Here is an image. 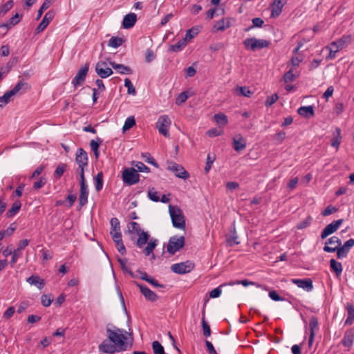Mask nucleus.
<instances>
[{
  "label": "nucleus",
  "mask_w": 354,
  "mask_h": 354,
  "mask_svg": "<svg viewBox=\"0 0 354 354\" xmlns=\"http://www.w3.org/2000/svg\"><path fill=\"white\" fill-rule=\"evenodd\" d=\"M214 161V157L211 156L210 154H208L207 157L206 165L205 167V173H208L209 171V170L212 167V165L213 164Z\"/></svg>",
  "instance_id": "nucleus-63"
},
{
  "label": "nucleus",
  "mask_w": 354,
  "mask_h": 354,
  "mask_svg": "<svg viewBox=\"0 0 354 354\" xmlns=\"http://www.w3.org/2000/svg\"><path fill=\"white\" fill-rule=\"evenodd\" d=\"M283 7L282 0H274L270 5L271 16L273 17H278L281 13Z\"/></svg>",
  "instance_id": "nucleus-26"
},
{
  "label": "nucleus",
  "mask_w": 354,
  "mask_h": 354,
  "mask_svg": "<svg viewBox=\"0 0 354 354\" xmlns=\"http://www.w3.org/2000/svg\"><path fill=\"white\" fill-rule=\"evenodd\" d=\"M138 238L136 241V245L139 248H142L145 244L147 246L143 249V253L146 256H149L158 244V241L154 238H150V235L147 232L142 231L137 234Z\"/></svg>",
  "instance_id": "nucleus-2"
},
{
  "label": "nucleus",
  "mask_w": 354,
  "mask_h": 354,
  "mask_svg": "<svg viewBox=\"0 0 354 354\" xmlns=\"http://www.w3.org/2000/svg\"><path fill=\"white\" fill-rule=\"evenodd\" d=\"M21 207V203L19 201H15L12 207L7 211L6 212V216L8 218H12L14 216H15L19 211L20 210Z\"/></svg>",
  "instance_id": "nucleus-34"
},
{
  "label": "nucleus",
  "mask_w": 354,
  "mask_h": 354,
  "mask_svg": "<svg viewBox=\"0 0 354 354\" xmlns=\"http://www.w3.org/2000/svg\"><path fill=\"white\" fill-rule=\"evenodd\" d=\"M342 244V241L340 240V239H339L337 236H332L330 237V239H328L326 242V245H334V246H340Z\"/></svg>",
  "instance_id": "nucleus-54"
},
{
  "label": "nucleus",
  "mask_w": 354,
  "mask_h": 354,
  "mask_svg": "<svg viewBox=\"0 0 354 354\" xmlns=\"http://www.w3.org/2000/svg\"><path fill=\"white\" fill-rule=\"evenodd\" d=\"M75 161L78 165V167H88V155L87 153L82 148H79L76 152Z\"/></svg>",
  "instance_id": "nucleus-18"
},
{
  "label": "nucleus",
  "mask_w": 354,
  "mask_h": 354,
  "mask_svg": "<svg viewBox=\"0 0 354 354\" xmlns=\"http://www.w3.org/2000/svg\"><path fill=\"white\" fill-rule=\"evenodd\" d=\"M167 169L174 173L177 178L187 180L189 177V174L185 169V168L182 165L176 162H169Z\"/></svg>",
  "instance_id": "nucleus-10"
},
{
  "label": "nucleus",
  "mask_w": 354,
  "mask_h": 354,
  "mask_svg": "<svg viewBox=\"0 0 354 354\" xmlns=\"http://www.w3.org/2000/svg\"><path fill=\"white\" fill-rule=\"evenodd\" d=\"M226 286V284L223 283V284L219 286L218 287L215 288L214 289H213L209 292V297L211 298H217V297H218L221 295V293H222L221 288L223 287V286Z\"/></svg>",
  "instance_id": "nucleus-55"
},
{
  "label": "nucleus",
  "mask_w": 354,
  "mask_h": 354,
  "mask_svg": "<svg viewBox=\"0 0 354 354\" xmlns=\"http://www.w3.org/2000/svg\"><path fill=\"white\" fill-rule=\"evenodd\" d=\"M330 266L331 270L335 272L337 277L340 276L342 272V265L340 262L337 261L334 259H330Z\"/></svg>",
  "instance_id": "nucleus-35"
},
{
  "label": "nucleus",
  "mask_w": 354,
  "mask_h": 354,
  "mask_svg": "<svg viewBox=\"0 0 354 354\" xmlns=\"http://www.w3.org/2000/svg\"><path fill=\"white\" fill-rule=\"evenodd\" d=\"M99 351L102 353L113 354L121 350L108 339L103 340L99 345Z\"/></svg>",
  "instance_id": "nucleus-13"
},
{
  "label": "nucleus",
  "mask_w": 354,
  "mask_h": 354,
  "mask_svg": "<svg viewBox=\"0 0 354 354\" xmlns=\"http://www.w3.org/2000/svg\"><path fill=\"white\" fill-rule=\"evenodd\" d=\"M17 225L15 223H12L10 225V226L5 230H1L0 232V241L4 239L6 236H9L12 234V233L16 230Z\"/></svg>",
  "instance_id": "nucleus-37"
},
{
  "label": "nucleus",
  "mask_w": 354,
  "mask_h": 354,
  "mask_svg": "<svg viewBox=\"0 0 354 354\" xmlns=\"http://www.w3.org/2000/svg\"><path fill=\"white\" fill-rule=\"evenodd\" d=\"M171 124V120L167 115H162L159 117L156 124L159 133L166 138H169V129Z\"/></svg>",
  "instance_id": "nucleus-8"
},
{
  "label": "nucleus",
  "mask_w": 354,
  "mask_h": 354,
  "mask_svg": "<svg viewBox=\"0 0 354 354\" xmlns=\"http://www.w3.org/2000/svg\"><path fill=\"white\" fill-rule=\"evenodd\" d=\"M137 21V16L135 13L131 12L126 15L122 21V26L126 29L132 28Z\"/></svg>",
  "instance_id": "nucleus-25"
},
{
  "label": "nucleus",
  "mask_w": 354,
  "mask_h": 354,
  "mask_svg": "<svg viewBox=\"0 0 354 354\" xmlns=\"http://www.w3.org/2000/svg\"><path fill=\"white\" fill-rule=\"evenodd\" d=\"M278 98H279V97L277 93H274L270 96H268L266 101V103H265L266 106H272L273 104H274L277 102Z\"/></svg>",
  "instance_id": "nucleus-60"
},
{
  "label": "nucleus",
  "mask_w": 354,
  "mask_h": 354,
  "mask_svg": "<svg viewBox=\"0 0 354 354\" xmlns=\"http://www.w3.org/2000/svg\"><path fill=\"white\" fill-rule=\"evenodd\" d=\"M295 78V75L293 74L292 70H289L283 76V80L286 83L292 82Z\"/></svg>",
  "instance_id": "nucleus-64"
},
{
  "label": "nucleus",
  "mask_w": 354,
  "mask_h": 354,
  "mask_svg": "<svg viewBox=\"0 0 354 354\" xmlns=\"http://www.w3.org/2000/svg\"><path fill=\"white\" fill-rule=\"evenodd\" d=\"M187 41L183 38L179 40L176 44L170 46V50L174 52L181 51L187 45Z\"/></svg>",
  "instance_id": "nucleus-39"
},
{
  "label": "nucleus",
  "mask_w": 354,
  "mask_h": 354,
  "mask_svg": "<svg viewBox=\"0 0 354 354\" xmlns=\"http://www.w3.org/2000/svg\"><path fill=\"white\" fill-rule=\"evenodd\" d=\"M12 97H13V95H12V93H10L9 91L6 92L3 94V95L1 96L0 97V107L3 108L6 104H8L10 102Z\"/></svg>",
  "instance_id": "nucleus-41"
},
{
  "label": "nucleus",
  "mask_w": 354,
  "mask_h": 354,
  "mask_svg": "<svg viewBox=\"0 0 354 354\" xmlns=\"http://www.w3.org/2000/svg\"><path fill=\"white\" fill-rule=\"evenodd\" d=\"M187 98H188V95H187V92H185V91L182 92L176 97V104L178 105H181L186 102Z\"/></svg>",
  "instance_id": "nucleus-56"
},
{
  "label": "nucleus",
  "mask_w": 354,
  "mask_h": 354,
  "mask_svg": "<svg viewBox=\"0 0 354 354\" xmlns=\"http://www.w3.org/2000/svg\"><path fill=\"white\" fill-rule=\"evenodd\" d=\"M55 17V11L54 10H49L47 12L41 21L39 23L37 28V32H40L43 31L49 24V23L53 20V19Z\"/></svg>",
  "instance_id": "nucleus-19"
},
{
  "label": "nucleus",
  "mask_w": 354,
  "mask_h": 354,
  "mask_svg": "<svg viewBox=\"0 0 354 354\" xmlns=\"http://www.w3.org/2000/svg\"><path fill=\"white\" fill-rule=\"evenodd\" d=\"M102 142V139L97 138L96 140H92L90 142V146L92 151H97L99 149L100 145Z\"/></svg>",
  "instance_id": "nucleus-62"
},
{
  "label": "nucleus",
  "mask_w": 354,
  "mask_h": 354,
  "mask_svg": "<svg viewBox=\"0 0 354 354\" xmlns=\"http://www.w3.org/2000/svg\"><path fill=\"white\" fill-rule=\"evenodd\" d=\"M184 245V236H174L169 239L167 249L169 253L174 254L180 249L183 248Z\"/></svg>",
  "instance_id": "nucleus-9"
},
{
  "label": "nucleus",
  "mask_w": 354,
  "mask_h": 354,
  "mask_svg": "<svg viewBox=\"0 0 354 354\" xmlns=\"http://www.w3.org/2000/svg\"><path fill=\"white\" fill-rule=\"evenodd\" d=\"M88 72V64H86L84 66L80 68L77 71L76 75L72 80V84L75 87L80 86L84 82L86 75Z\"/></svg>",
  "instance_id": "nucleus-14"
},
{
  "label": "nucleus",
  "mask_w": 354,
  "mask_h": 354,
  "mask_svg": "<svg viewBox=\"0 0 354 354\" xmlns=\"http://www.w3.org/2000/svg\"><path fill=\"white\" fill-rule=\"evenodd\" d=\"M312 220L313 219L310 216H308L304 221L297 223V228L298 230H302V229L308 227V226L310 225V224L312 223Z\"/></svg>",
  "instance_id": "nucleus-51"
},
{
  "label": "nucleus",
  "mask_w": 354,
  "mask_h": 354,
  "mask_svg": "<svg viewBox=\"0 0 354 354\" xmlns=\"http://www.w3.org/2000/svg\"><path fill=\"white\" fill-rule=\"evenodd\" d=\"M26 281L32 286H35L39 290H41L44 287V281L37 275L29 277L26 279Z\"/></svg>",
  "instance_id": "nucleus-30"
},
{
  "label": "nucleus",
  "mask_w": 354,
  "mask_h": 354,
  "mask_svg": "<svg viewBox=\"0 0 354 354\" xmlns=\"http://www.w3.org/2000/svg\"><path fill=\"white\" fill-rule=\"evenodd\" d=\"M66 168V164H64V163L59 164L57 167V168L55 171V175L56 176V177L60 178L63 175L64 172L65 171Z\"/></svg>",
  "instance_id": "nucleus-57"
},
{
  "label": "nucleus",
  "mask_w": 354,
  "mask_h": 354,
  "mask_svg": "<svg viewBox=\"0 0 354 354\" xmlns=\"http://www.w3.org/2000/svg\"><path fill=\"white\" fill-rule=\"evenodd\" d=\"M113 241H114V243L115 244V247H116L117 250H118V252L121 254H124L126 253V248L123 244L122 237L113 239Z\"/></svg>",
  "instance_id": "nucleus-45"
},
{
  "label": "nucleus",
  "mask_w": 354,
  "mask_h": 354,
  "mask_svg": "<svg viewBox=\"0 0 354 354\" xmlns=\"http://www.w3.org/2000/svg\"><path fill=\"white\" fill-rule=\"evenodd\" d=\"M309 326H310V337H309V339H308V346H311L313 344V342L314 341L315 331L317 330H318V328H319L318 320L315 317H312L310 318Z\"/></svg>",
  "instance_id": "nucleus-23"
},
{
  "label": "nucleus",
  "mask_w": 354,
  "mask_h": 354,
  "mask_svg": "<svg viewBox=\"0 0 354 354\" xmlns=\"http://www.w3.org/2000/svg\"><path fill=\"white\" fill-rule=\"evenodd\" d=\"M124 86L127 88V93L129 95H135L136 94V89L129 78L124 80Z\"/></svg>",
  "instance_id": "nucleus-49"
},
{
  "label": "nucleus",
  "mask_w": 354,
  "mask_h": 354,
  "mask_svg": "<svg viewBox=\"0 0 354 354\" xmlns=\"http://www.w3.org/2000/svg\"><path fill=\"white\" fill-rule=\"evenodd\" d=\"M128 229L129 232H134L136 234L142 231L140 227V225L135 221H131L129 223Z\"/></svg>",
  "instance_id": "nucleus-48"
},
{
  "label": "nucleus",
  "mask_w": 354,
  "mask_h": 354,
  "mask_svg": "<svg viewBox=\"0 0 354 354\" xmlns=\"http://www.w3.org/2000/svg\"><path fill=\"white\" fill-rule=\"evenodd\" d=\"M198 33V29L197 28H192L187 31L184 39L187 41L193 39Z\"/></svg>",
  "instance_id": "nucleus-50"
},
{
  "label": "nucleus",
  "mask_w": 354,
  "mask_h": 354,
  "mask_svg": "<svg viewBox=\"0 0 354 354\" xmlns=\"http://www.w3.org/2000/svg\"><path fill=\"white\" fill-rule=\"evenodd\" d=\"M21 256V252L18 250H15L14 251H12V259H11V261H10V263L12 266L15 265L19 258Z\"/></svg>",
  "instance_id": "nucleus-59"
},
{
  "label": "nucleus",
  "mask_w": 354,
  "mask_h": 354,
  "mask_svg": "<svg viewBox=\"0 0 354 354\" xmlns=\"http://www.w3.org/2000/svg\"><path fill=\"white\" fill-rule=\"evenodd\" d=\"M123 43V39L117 37H112L109 41V46L113 48H118Z\"/></svg>",
  "instance_id": "nucleus-46"
},
{
  "label": "nucleus",
  "mask_w": 354,
  "mask_h": 354,
  "mask_svg": "<svg viewBox=\"0 0 354 354\" xmlns=\"http://www.w3.org/2000/svg\"><path fill=\"white\" fill-rule=\"evenodd\" d=\"M333 136L331 145L333 147L338 148L342 140L341 130L339 128L335 129V131L333 133Z\"/></svg>",
  "instance_id": "nucleus-36"
},
{
  "label": "nucleus",
  "mask_w": 354,
  "mask_h": 354,
  "mask_svg": "<svg viewBox=\"0 0 354 354\" xmlns=\"http://www.w3.org/2000/svg\"><path fill=\"white\" fill-rule=\"evenodd\" d=\"M103 173L99 172L94 178L95 188L97 192L100 191L103 187Z\"/></svg>",
  "instance_id": "nucleus-38"
},
{
  "label": "nucleus",
  "mask_w": 354,
  "mask_h": 354,
  "mask_svg": "<svg viewBox=\"0 0 354 354\" xmlns=\"http://www.w3.org/2000/svg\"><path fill=\"white\" fill-rule=\"evenodd\" d=\"M127 332L124 330L113 327V329L107 328L106 334L108 339L119 348V350H126L125 341L127 339Z\"/></svg>",
  "instance_id": "nucleus-3"
},
{
  "label": "nucleus",
  "mask_w": 354,
  "mask_h": 354,
  "mask_svg": "<svg viewBox=\"0 0 354 354\" xmlns=\"http://www.w3.org/2000/svg\"><path fill=\"white\" fill-rule=\"evenodd\" d=\"M80 183V197H79V204L80 207L85 205L88 202V188L85 183Z\"/></svg>",
  "instance_id": "nucleus-20"
},
{
  "label": "nucleus",
  "mask_w": 354,
  "mask_h": 354,
  "mask_svg": "<svg viewBox=\"0 0 354 354\" xmlns=\"http://www.w3.org/2000/svg\"><path fill=\"white\" fill-rule=\"evenodd\" d=\"M193 268L194 264L189 261L173 264L171 267L172 272L180 274L188 273L191 272Z\"/></svg>",
  "instance_id": "nucleus-11"
},
{
  "label": "nucleus",
  "mask_w": 354,
  "mask_h": 354,
  "mask_svg": "<svg viewBox=\"0 0 354 354\" xmlns=\"http://www.w3.org/2000/svg\"><path fill=\"white\" fill-rule=\"evenodd\" d=\"M354 245V239H350L346 241L343 245L340 246H329L325 245L324 251L326 252H337V257L339 259L345 258L349 252L351 248Z\"/></svg>",
  "instance_id": "nucleus-5"
},
{
  "label": "nucleus",
  "mask_w": 354,
  "mask_h": 354,
  "mask_svg": "<svg viewBox=\"0 0 354 354\" xmlns=\"http://www.w3.org/2000/svg\"><path fill=\"white\" fill-rule=\"evenodd\" d=\"M111 224V230L110 234L111 236L112 239H118L122 237V234L120 231V223L119 220L117 218H112L110 221Z\"/></svg>",
  "instance_id": "nucleus-17"
},
{
  "label": "nucleus",
  "mask_w": 354,
  "mask_h": 354,
  "mask_svg": "<svg viewBox=\"0 0 354 354\" xmlns=\"http://www.w3.org/2000/svg\"><path fill=\"white\" fill-rule=\"evenodd\" d=\"M134 166L137 168V171L140 172L149 173L150 171V169L142 162H137Z\"/></svg>",
  "instance_id": "nucleus-58"
},
{
  "label": "nucleus",
  "mask_w": 354,
  "mask_h": 354,
  "mask_svg": "<svg viewBox=\"0 0 354 354\" xmlns=\"http://www.w3.org/2000/svg\"><path fill=\"white\" fill-rule=\"evenodd\" d=\"M148 197L152 201H154V202L160 201V197L158 195V192L157 191H156L154 188H152L149 190Z\"/></svg>",
  "instance_id": "nucleus-53"
},
{
  "label": "nucleus",
  "mask_w": 354,
  "mask_h": 354,
  "mask_svg": "<svg viewBox=\"0 0 354 354\" xmlns=\"http://www.w3.org/2000/svg\"><path fill=\"white\" fill-rule=\"evenodd\" d=\"M244 46L248 50H256L267 48L270 45V41L266 39H259L256 38H247L243 41Z\"/></svg>",
  "instance_id": "nucleus-7"
},
{
  "label": "nucleus",
  "mask_w": 354,
  "mask_h": 354,
  "mask_svg": "<svg viewBox=\"0 0 354 354\" xmlns=\"http://www.w3.org/2000/svg\"><path fill=\"white\" fill-rule=\"evenodd\" d=\"M122 178L124 183L127 185H133L140 180V175L138 171L133 167L126 168L123 170Z\"/></svg>",
  "instance_id": "nucleus-6"
},
{
  "label": "nucleus",
  "mask_w": 354,
  "mask_h": 354,
  "mask_svg": "<svg viewBox=\"0 0 354 354\" xmlns=\"http://www.w3.org/2000/svg\"><path fill=\"white\" fill-rule=\"evenodd\" d=\"M95 72L101 78H106L113 73L112 69L107 67L106 63L103 61H100L96 64Z\"/></svg>",
  "instance_id": "nucleus-15"
},
{
  "label": "nucleus",
  "mask_w": 354,
  "mask_h": 354,
  "mask_svg": "<svg viewBox=\"0 0 354 354\" xmlns=\"http://www.w3.org/2000/svg\"><path fill=\"white\" fill-rule=\"evenodd\" d=\"M20 19L21 17L18 14H16L12 16L7 23L1 24L0 28H4L7 30L8 29L17 24L20 21Z\"/></svg>",
  "instance_id": "nucleus-33"
},
{
  "label": "nucleus",
  "mask_w": 354,
  "mask_h": 354,
  "mask_svg": "<svg viewBox=\"0 0 354 354\" xmlns=\"http://www.w3.org/2000/svg\"><path fill=\"white\" fill-rule=\"evenodd\" d=\"M352 36L351 35H345L336 41L330 42L325 48L329 51L326 56V60H332L336 57V53L346 47L352 41Z\"/></svg>",
  "instance_id": "nucleus-1"
},
{
  "label": "nucleus",
  "mask_w": 354,
  "mask_h": 354,
  "mask_svg": "<svg viewBox=\"0 0 354 354\" xmlns=\"http://www.w3.org/2000/svg\"><path fill=\"white\" fill-rule=\"evenodd\" d=\"M156 57L153 51L151 49L148 48L145 53V61L147 63L151 62Z\"/></svg>",
  "instance_id": "nucleus-61"
},
{
  "label": "nucleus",
  "mask_w": 354,
  "mask_h": 354,
  "mask_svg": "<svg viewBox=\"0 0 354 354\" xmlns=\"http://www.w3.org/2000/svg\"><path fill=\"white\" fill-rule=\"evenodd\" d=\"M236 91L239 92L238 94L242 96L250 97L252 94V92L246 86H239Z\"/></svg>",
  "instance_id": "nucleus-52"
},
{
  "label": "nucleus",
  "mask_w": 354,
  "mask_h": 354,
  "mask_svg": "<svg viewBox=\"0 0 354 354\" xmlns=\"http://www.w3.org/2000/svg\"><path fill=\"white\" fill-rule=\"evenodd\" d=\"M136 124V120L133 116L129 117L126 119L122 127L123 131H126L133 127Z\"/></svg>",
  "instance_id": "nucleus-47"
},
{
  "label": "nucleus",
  "mask_w": 354,
  "mask_h": 354,
  "mask_svg": "<svg viewBox=\"0 0 354 354\" xmlns=\"http://www.w3.org/2000/svg\"><path fill=\"white\" fill-rule=\"evenodd\" d=\"M230 26V23L229 19H222L218 21H216L214 26V31H223L226 28Z\"/></svg>",
  "instance_id": "nucleus-31"
},
{
  "label": "nucleus",
  "mask_w": 354,
  "mask_h": 354,
  "mask_svg": "<svg viewBox=\"0 0 354 354\" xmlns=\"http://www.w3.org/2000/svg\"><path fill=\"white\" fill-rule=\"evenodd\" d=\"M13 1L10 0L0 6V17H3L13 6Z\"/></svg>",
  "instance_id": "nucleus-44"
},
{
  "label": "nucleus",
  "mask_w": 354,
  "mask_h": 354,
  "mask_svg": "<svg viewBox=\"0 0 354 354\" xmlns=\"http://www.w3.org/2000/svg\"><path fill=\"white\" fill-rule=\"evenodd\" d=\"M353 342L354 328H350L345 332L344 337L342 340V344L344 346L348 348V350H350L351 347L353 346Z\"/></svg>",
  "instance_id": "nucleus-22"
},
{
  "label": "nucleus",
  "mask_w": 354,
  "mask_h": 354,
  "mask_svg": "<svg viewBox=\"0 0 354 354\" xmlns=\"http://www.w3.org/2000/svg\"><path fill=\"white\" fill-rule=\"evenodd\" d=\"M30 88L29 84L24 82V80H20L17 82V84L15 86V87L9 91L12 93L13 96L19 94L21 95L26 93Z\"/></svg>",
  "instance_id": "nucleus-21"
},
{
  "label": "nucleus",
  "mask_w": 354,
  "mask_h": 354,
  "mask_svg": "<svg viewBox=\"0 0 354 354\" xmlns=\"http://www.w3.org/2000/svg\"><path fill=\"white\" fill-rule=\"evenodd\" d=\"M292 283L297 285L299 288L306 292H310L313 289V280L310 278L307 279H292Z\"/></svg>",
  "instance_id": "nucleus-16"
},
{
  "label": "nucleus",
  "mask_w": 354,
  "mask_h": 354,
  "mask_svg": "<svg viewBox=\"0 0 354 354\" xmlns=\"http://www.w3.org/2000/svg\"><path fill=\"white\" fill-rule=\"evenodd\" d=\"M343 223V219H338L327 225L321 233V238L326 239L329 235L335 232Z\"/></svg>",
  "instance_id": "nucleus-12"
},
{
  "label": "nucleus",
  "mask_w": 354,
  "mask_h": 354,
  "mask_svg": "<svg viewBox=\"0 0 354 354\" xmlns=\"http://www.w3.org/2000/svg\"><path fill=\"white\" fill-rule=\"evenodd\" d=\"M169 212L173 226L180 230H184L185 220L182 210L176 205H169Z\"/></svg>",
  "instance_id": "nucleus-4"
},
{
  "label": "nucleus",
  "mask_w": 354,
  "mask_h": 354,
  "mask_svg": "<svg viewBox=\"0 0 354 354\" xmlns=\"http://www.w3.org/2000/svg\"><path fill=\"white\" fill-rule=\"evenodd\" d=\"M118 261L120 263L121 269L124 272L128 273L132 278L136 277L135 274L126 265L127 260H123L120 258H118Z\"/></svg>",
  "instance_id": "nucleus-42"
},
{
  "label": "nucleus",
  "mask_w": 354,
  "mask_h": 354,
  "mask_svg": "<svg viewBox=\"0 0 354 354\" xmlns=\"http://www.w3.org/2000/svg\"><path fill=\"white\" fill-rule=\"evenodd\" d=\"M215 122L221 126H225L227 124V117L222 113L215 114L214 116Z\"/></svg>",
  "instance_id": "nucleus-40"
},
{
  "label": "nucleus",
  "mask_w": 354,
  "mask_h": 354,
  "mask_svg": "<svg viewBox=\"0 0 354 354\" xmlns=\"http://www.w3.org/2000/svg\"><path fill=\"white\" fill-rule=\"evenodd\" d=\"M136 285L140 288V292L149 301H155L157 298L156 295L148 287L135 282Z\"/></svg>",
  "instance_id": "nucleus-24"
},
{
  "label": "nucleus",
  "mask_w": 354,
  "mask_h": 354,
  "mask_svg": "<svg viewBox=\"0 0 354 354\" xmlns=\"http://www.w3.org/2000/svg\"><path fill=\"white\" fill-rule=\"evenodd\" d=\"M152 349L154 354H165L164 347L158 341L152 342Z\"/></svg>",
  "instance_id": "nucleus-43"
},
{
  "label": "nucleus",
  "mask_w": 354,
  "mask_h": 354,
  "mask_svg": "<svg viewBox=\"0 0 354 354\" xmlns=\"http://www.w3.org/2000/svg\"><path fill=\"white\" fill-rule=\"evenodd\" d=\"M233 147L236 151H241L246 147V142L241 135H238L234 138Z\"/></svg>",
  "instance_id": "nucleus-27"
},
{
  "label": "nucleus",
  "mask_w": 354,
  "mask_h": 354,
  "mask_svg": "<svg viewBox=\"0 0 354 354\" xmlns=\"http://www.w3.org/2000/svg\"><path fill=\"white\" fill-rule=\"evenodd\" d=\"M298 114L306 118H310L315 115L314 108L313 106H301L297 110Z\"/></svg>",
  "instance_id": "nucleus-29"
},
{
  "label": "nucleus",
  "mask_w": 354,
  "mask_h": 354,
  "mask_svg": "<svg viewBox=\"0 0 354 354\" xmlns=\"http://www.w3.org/2000/svg\"><path fill=\"white\" fill-rule=\"evenodd\" d=\"M201 325L203 328V335L206 337H208L211 335L212 331L210 326L205 319V313L203 311L202 317H201Z\"/></svg>",
  "instance_id": "nucleus-32"
},
{
  "label": "nucleus",
  "mask_w": 354,
  "mask_h": 354,
  "mask_svg": "<svg viewBox=\"0 0 354 354\" xmlns=\"http://www.w3.org/2000/svg\"><path fill=\"white\" fill-rule=\"evenodd\" d=\"M109 64L120 74H131L132 70L129 66L117 64L114 62H109Z\"/></svg>",
  "instance_id": "nucleus-28"
}]
</instances>
